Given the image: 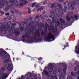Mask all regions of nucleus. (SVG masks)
Wrapping results in <instances>:
<instances>
[{
  "label": "nucleus",
  "instance_id": "1",
  "mask_svg": "<svg viewBox=\"0 0 79 79\" xmlns=\"http://www.w3.org/2000/svg\"><path fill=\"white\" fill-rule=\"evenodd\" d=\"M36 29L35 25H33V22L31 21L30 23L28 24L27 27H26L25 30L28 31V32H26V33H27V35H30L31 34V33L34 31Z\"/></svg>",
  "mask_w": 79,
  "mask_h": 79
},
{
  "label": "nucleus",
  "instance_id": "2",
  "mask_svg": "<svg viewBox=\"0 0 79 79\" xmlns=\"http://www.w3.org/2000/svg\"><path fill=\"white\" fill-rule=\"evenodd\" d=\"M4 25H2L0 27V32H3L4 31L5 32L8 31L9 33L10 36H12L13 34V30H12V27H10V26H8L7 27H4Z\"/></svg>",
  "mask_w": 79,
  "mask_h": 79
},
{
  "label": "nucleus",
  "instance_id": "3",
  "mask_svg": "<svg viewBox=\"0 0 79 79\" xmlns=\"http://www.w3.org/2000/svg\"><path fill=\"white\" fill-rule=\"evenodd\" d=\"M55 40L54 39V35L51 33H49L48 34V36H45L44 40L48 41V42H52Z\"/></svg>",
  "mask_w": 79,
  "mask_h": 79
},
{
  "label": "nucleus",
  "instance_id": "4",
  "mask_svg": "<svg viewBox=\"0 0 79 79\" xmlns=\"http://www.w3.org/2000/svg\"><path fill=\"white\" fill-rule=\"evenodd\" d=\"M0 57H2L3 58H6L8 57L7 56H3V55H5L6 54H7L8 53L3 49L0 48Z\"/></svg>",
  "mask_w": 79,
  "mask_h": 79
},
{
  "label": "nucleus",
  "instance_id": "5",
  "mask_svg": "<svg viewBox=\"0 0 79 79\" xmlns=\"http://www.w3.org/2000/svg\"><path fill=\"white\" fill-rule=\"evenodd\" d=\"M66 68H64L63 69V73H62L61 74L59 75V78L60 79H65L64 77L66 76Z\"/></svg>",
  "mask_w": 79,
  "mask_h": 79
},
{
  "label": "nucleus",
  "instance_id": "6",
  "mask_svg": "<svg viewBox=\"0 0 79 79\" xmlns=\"http://www.w3.org/2000/svg\"><path fill=\"white\" fill-rule=\"evenodd\" d=\"M56 65L55 64H49L48 65V71H49V73H50V74H53V72L52 71L53 70V68L54 66Z\"/></svg>",
  "mask_w": 79,
  "mask_h": 79
},
{
  "label": "nucleus",
  "instance_id": "7",
  "mask_svg": "<svg viewBox=\"0 0 79 79\" xmlns=\"http://www.w3.org/2000/svg\"><path fill=\"white\" fill-rule=\"evenodd\" d=\"M5 68H6L7 71H12L13 69V65H11L10 64H7L5 65Z\"/></svg>",
  "mask_w": 79,
  "mask_h": 79
},
{
  "label": "nucleus",
  "instance_id": "8",
  "mask_svg": "<svg viewBox=\"0 0 79 79\" xmlns=\"http://www.w3.org/2000/svg\"><path fill=\"white\" fill-rule=\"evenodd\" d=\"M8 76V75L6 73H1V72L0 71V79H5L7 78Z\"/></svg>",
  "mask_w": 79,
  "mask_h": 79
},
{
  "label": "nucleus",
  "instance_id": "9",
  "mask_svg": "<svg viewBox=\"0 0 79 79\" xmlns=\"http://www.w3.org/2000/svg\"><path fill=\"white\" fill-rule=\"evenodd\" d=\"M71 2H69L68 3V6H69L70 5V7L71 8V9L72 11H74V5H76V4H77V2L74 1L73 2V4H71Z\"/></svg>",
  "mask_w": 79,
  "mask_h": 79
},
{
  "label": "nucleus",
  "instance_id": "10",
  "mask_svg": "<svg viewBox=\"0 0 79 79\" xmlns=\"http://www.w3.org/2000/svg\"><path fill=\"white\" fill-rule=\"evenodd\" d=\"M50 30H51L53 33H56L57 31V30L55 29V27L53 26H52L49 28Z\"/></svg>",
  "mask_w": 79,
  "mask_h": 79
},
{
  "label": "nucleus",
  "instance_id": "11",
  "mask_svg": "<svg viewBox=\"0 0 79 79\" xmlns=\"http://www.w3.org/2000/svg\"><path fill=\"white\" fill-rule=\"evenodd\" d=\"M42 74L43 75H46V76H47L48 77H49V75H48V73L47 72L45 69H44L43 70V72H42Z\"/></svg>",
  "mask_w": 79,
  "mask_h": 79
},
{
  "label": "nucleus",
  "instance_id": "12",
  "mask_svg": "<svg viewBox=\"0 0 79 79\" xmlns=\"http://www.w3.org/2000/svg\"><path fill=\"white\" fill-rule=\"evenodd\" d=\"M14 4V0H10V2L8 3L9 6L10 7Z\"/></svg>",
  "mask_w": 79,
  "mask_h": 79
},
{
  "label": "nucleus",
  "instance_id": "13",
  "mask_svg": "<svg viewBox=\"0 0 79 79\" xmlns=\"http://www.w3.org/2000/svg\"><path fill=\"white\" fill-rule=\"evenodd\" d=\"M22 37L23 39H24V38H25V37H26V38H27V39H28V38L30 39L31 37V36H29L27 35V33H25L24 35L22 36Z\"/></svg>",
  "mask_w": 79,
  "mask_h": 79
},
{
  "label": "nucleus",
  "instance_id": "14",
  "mask_svg": "<svg viewBox=\"0 0 79 79\" xmlns=\"http://www.w3.org/2000/svg\"><path fill=\"white\" fill-rule=\"evenodd\" d=\"M53 23H54V24L55 23V26H58L60 24V22L57 20L55 21H53Z\"/></svg>",
  "mask_w": 79,
  "mask_h": 79
},
{
  "label": "nucleus",
  "instance_id": "15",
  "mask_svg": "<svg viewBox=\"0 0 79 79\" xmlns=\"http://www.w3.org/2000/svg\"><path fill=\"white\" fill-rule=\"evenodd\" d=\"M71 19V18H70V17L68 16H66V20L67 21H68V22H70Z\"/></svg>",
  "mask_w": 79,
  "mask_h": 79
},
{
  "label": "nucleus",
  "instance_id": "16",
  "mask_svg": "<svg viewBox=\"0 0 79 79\" xmlns=\"http://www.w3.org/2000/svg\"><path fill=\"white\" fill-rule=\"evenodd\" d=\"M50 14L51 15H52V16H57L58 15V14L56 13H55L53 12V11H51L50 12Z\"/></svg>",
  "mask_w": 79,
  "mask_h": 79
},
{
  "label": "nucleus",
  "instance_id": "17",
  "mask_svg": "<svg viewBox=\"0 0 79 79\" xmlns=\"http://www.w3.org/2000/svg\"><path fill=\"white\" fill-rule=\"evenodd\" d=\"M10 61V60L9 59H5V60H4L3 62V63L5 64V63H8Z\"/></svg>",
  "mask_w": 79,
  "mask_h": 79
},
{
  "label": "nucleus",
  "instance_id": "18",
  "mask_svg": "<svg viewBox=\"0 0 79 79\" xmlns=\"http://www.w3.org/2000/svg\"><path fill=\"white\" fill-rule=\"evenodd\" d=\"M43 8H44V6H41L37 10V11H41V10H43Z\"/></svg>",
  "mask_w": 79,
  "mask_h": 79
},
{
  "label": "nucleus",
  "instance_id": "19",
  "mask_svg": "<svg viewBox=\"0 0 79 79\" xmlns=\"http://www.w3.org/2000/svg\"><path fill=\"white\" fill-rule=\"evenodd\" d=\"M10 8V6H9V5H7L6 7V8L5 9V11H8L9 9Z\"/></svg>",
  "mask_w": 79,
  "mask_h": 79
},
{
  "label": "nucleus",
  "instance_id": "20",
  "mask_svg": "<svg viewBox=\"0 0 79 79\" xmlns=\"http://www.w3.org/2000/svg\"><path fill=\"white\" fill-rule=\"evenodd\" d=\"M60 20L61 23H62L63 24V23H65V21L63 20V19L61 18H60Z\"/></svg>",
  "mask_w": 79,
  "mask_h": 79
},
{
  "label": "nucleus",
  "instance_id": "21",
  "mask_svg": "<svg viewBox=\"0 0 79 79\" xmlns=\"http://www.w3.org/2000/svg\"><path fill=\"white\" fill-rule=\"evenodd\" d=\"M21 3H22L23 4H26V3H27V1H25V0H21Z\"/></svg>",
  "mask_w": 79,
  "mask_h": 79
},
{
  "label": "nucleus",
  "instance_id": "22",
  "mask_svg": "<svg viewBox=\"0 0 79 79\" xmlns=\"http://www.w3.org/2000/svg\"><path fill=\"white\" fill-rule=\"evenodd\" d=\"M5 67H2L1 68V70L2 72H5Z\"/></svg>",
  "mask_w": 79,
  "mask_h": 79
},
{
  "label": "nucleus",
  "instance_id": "23",
  "mask_svg": "<svg viewBox=\"0 0 79 79\" xmlns=\"http://www.w3.org/2000/svg\"><path fill=\"white\" fill-rule=\"evenodd\" d=\"M37 33H39V30H36L34 34V36H36Z\"/></svg>",
  "mask_w": 79,
  "mask_h": 79
},
{
  "label": "nucleus",
  "instance_id": "24",
  "mask_svg": "<svg viewBox=\"0 0 79 79\" xmlns=\"http://www.w3.org/2000/svg\"><path fill=\"white\" fill-rule=\"evenodd\" d=\"M68 9V7H67V6H64V11H65V12H66V11H67V10Z\"/></svg>",
  "mask_w": 79,
  "mask_h": 79
},
{
  "label": "nucleus",
  "instance_id": "25",
  "mask_svg": "<svg viewBox=\"0 0 79 79\" xmlns=\"http://www.w3.org/2000/svg\"><path fill=\"white\" fill-rule=\"evenodd\" d=\"M64 48H66V47H69V44H68V43H66L64 45Z\"/></svg>",
  "mask_w": 79,
  "mask_h": 79
},
{
  "label": "nucleus",
  "instance_id": "26",
  "mask_svg": "<svg viewBox=\"0 0 79 79\" xmlns=\"http://www.w3.org/2000/svg\"><path fill=\"white\" fill-rule=\"evenodd\" d=\"M52 21L53 22V21H56V19H57V18H55V17H53L52 18Z\"/></svg>",
  "mask_w": 79,
  "mask_h": 79
},
{
  "label": "nucleus",
  "instance_id": "27",
  "mask_svg": "<svg viewBox=\"0 0 79 79\" xmlns=\"http://www.w3.org/2000/svg\"><path fill=\"white\" fill-rule=\"evenodd\" d=\"M20 33L21 32L19 31L18 32H17V33H15V35L18 37V35H19V34H20Z\"/></svg>",
  "mask_w": 79,
  "mask_h": 79
},
{
  "label": "nucleus",
  "instance_id": "28",
  "mask_svg": "<svg viewBox=\"0 0 79 79\" xmlns=\"http://www.w3.org/2000/svg\"><path fill=\"white\" fill-rule=\"evenodd\" d=\"M42 39H39L38 38H36V40H37L38 42L41 41H42Z\"/></svg>",
  "mask_w": 79,
  "mask_h": 79
},
{
  "label": "nucleus",
  "instance_id": "29",
  "mask_svg": "<svg viewBox=\"0 0 79 79\" xmlns=\"http://www.w3.org/2000/svg\"><path fill=\"white\" fill-rule=\"evenodd\" d=\"M17 30L16 29L15 30H14V34H16V33H17V32H19V30H18V29H17Z\"/></svg>",
  "mask_w": 79,
  "mask_h": 79
},
{
  "label": "nucleus",
  "instance_id": "30",
  "mask_svg": "<svg viewBox=\"0 0 79 79\" xmlns=\"http://www.w3.org/2000/svg\"><path fill=\"white\" fill-rule=\"evenodd\" d=\"M37 35L38 37H40V32H39V33H37Z\"/></svg>",
  "mask_w": 79,
  "mask_h": 79
},
{
  "label": "nucleus",
  "instance_id": "31",
  "mask_svg": "<svg viewBox=\"0 0 79 79\" xmlns=\"http://www.w3.org/2000/svg\"><path fill=\"white\" fill-rule=\"evenodd\" d=\"M61 68H60L58 69V73H61Z\"/></svg>",
  "mask_w": 79,
  "mask_h": 79
},
{
  "label": "nucleus",
  "instance_id": "32",
  "mask_svg": "<svg viewBox=\"0 0 79 79\" xmlns=\"http://www.w3.org/2000/svg\"><path fill=\"white\" fill-rule=\"evenodd\" d=\"M57 6L59 8H61L62 7H61V5L60 4H58Z\"/></svg>",
  "mask_w": 79,
  "mask_h": 79
},
{
  "label": "nucleus",
  "instance_id": "33",
  "mask_svg": "<svg viewBox=\"0 0 79 79\" xmlns=\"http://www.w3.org/2000/svg\"><path fill=\"white\" fill-rule=\"evenodd\" d=\"M0 13L2 15H3L4 14H5V13L4 12H3V11L0 10Z\"/></svg>",
  "mask_w": 79,
  "mask_h": 79
},
{
  "label": "nucleus",
  "instance_id": "34",
  "mask_svg": "<svg viewBox=\"0 0 79 79\" xmlns=\"http://www.w3.org/2000/svg\"><path fill=\"white\" fill-rule=\"evenodd\" d=\"M69 14L71 15H74V13L73 12H69Z\"/></svg>",
  "mask_w": 79,
  "mask_h": 79
},
{
  "label": "nucleus",
  "instance_id": "35",
  "mask_svg": "<svg viewBox=\"0 0 79 79\" xmlns=\"http://www.w3.org/2000/svg\"><path fill=\"white\" fill-rule=\"evenodd\" d=\"M48 21L49 23H51V19H48Z\"/></svg>",
  "mask_w": 79,
  "mask_h": 79
},
{
  "label": "nucleus",
  "instance_id": "36",
  "mask_svg": "<svg viewBox=\"0 0 79 79\" xmlns=\"http://www.w3.org/2000/svg\"><path fill=\"white\" fill-rule=\"evenodd\" d=\"M54 5H55V4L54 3H52L51 4V6L52 8H53L54 7Z\"/></svg>",
  "mask_w": 79,
  "mask_h": 79
},
{
  "label": "nucleus",
  "instance_id": "37",
  "mask_svg": "<svg viewBox=\"0 0 79 79\" xmlns=\"http://www.w3.org/2000/svg\"><path fill=\"white\" fill-rule=\"evenodd\" d=\"M47 2H43V5H47Z\"/></svg>",
  "mask_w": 79,
  "mask_h": 79
},
{
  "label": "nucleus",
  "instance_id": "38",
  "mask_svg": "<svg viewBox=\"0 0 79 79\" xmlns=\"http://www.w3.org/2000/svg\"><path fill=\"white\" fill-rule=\"evenodd\" d=\"M41 26L43 28H45V24L44 23H43L41 24Z\"/></svg>",
  "mask_w": 79,
  "mask_h": 79
},
{
  "label": "nucleus",
  "instance_id": "39",
  "mask_svg": "<svg viewBox=\"0 0 79 79\" xmlns=\"http://www.w3.org/2000/svg\"><path fill=\"white\" fill-rule=\"evenodd\" d=\"M3 5L2 4H0V8H3Z\"/></svg>",
  "mask_w": 79,
  "mask_h": 79
},
{
  "label": "nucleus",
  "instance_id": "40",
  "mask_svg": "<svg viewBox=\"0 0 79 79\" xmlns=\"http://www.w3.org/2000/svg\"><path fill=\"white\" fill-rule=\"evenodd\" d=\"M32 39H36V36H34L31 38Z\"/></svg>",
  "mask_w": 79,
  "mask_h": 79
},
{
  "label": "nucleus",
  "instance_id": "41",
  "mask_svg": "<svg viewBox=\"0 0 79 79\" xmlns=\"http://www.w3.org/2000/svg\"><path fill=\"white\" fill-rule=\"evenodd\" d=\"M75 18L76 19H79V18H78L77 15L75 16Z\"/></svg>",
  "mask_w": 79,
  "mask_h": 79
},
{
  "label": "nucleus",
  "instance_id": "42",
  "mask_svg": "<svg viewBox=\"0 0 79 79\" xmlns=\"http://www.w3.org/2000/svg\"><path fill=\"white\" fill-rule=\"evenodd\" d=\"M27 26V23L25 22L23 24V26Z\"/></svg>",
  "mask_w": 79,
  "mask_h": 79
},
{
  "label": "nucleus",
  "instance_id": "43",
  "mask_svg": "<svg viewBox=\"0 0 79 79\" xmlns=\"http://www.w3.org/2000/svg\"><path fill=\"white\" fill-rule=\"evenodd\" d=\"M36 4L35 3H34L32 5V7L33 8V7H34L35 6Z\"/></svg>",
  "mask_w": 79,
  "mask_h": 79
},
{
  "label": "nucleus",
  "instance_id": "44",
  "mask_svg": "<svg viewBox=\"0 0 79 79\" xmlns=\"http://www.w3.org/2000/svg\"><path fill=\"white\" fill-rule=\"evenodd\" d=\"M15 6H16V7H18V6H19V4H18V2H17V4H15Z\"/></svg>",
  "mask_w": 79,
  "mask_h": 79
},
{
  "label": "nucleus",
  "instance_id": "45",
  "mask_svg": "<svg viewBox=\"0 0 79 79\" xmlns=\"http://www.w3.org/2000/svg\"><path fill=\"white\" fill-rule=\"evenodd\" d=\"M7 19H8L9 20H10V19H11V17L10 16L7 17Z\"/></svg>",
  "mask_w": 79,
  "mask_h": 79
},
{
  "label": "nucleus",
  "instance_id": "46",
  "mask_svg": "<svg viewBox=\"0 0 79 79\" xmlns=\"http://www.w3.org/2000/svg\"><path fill=\"white\" fill-rule=\"evenodd\" d=\"M29 75V76H31V74H32V73H31V72H28V73H27Z\"/></svg>",
  "mask_w": 79,
  "mask_h": 79
},
{
  "label": "nucleus",
  "instance_id": "47",
  "mask_svg": "<svg viewBox=\"0 0 79 79\" xmlns=\"http://www.w3.org/2000/svg\"><path fill=\"white\" fill-rule=\"evenodd\" d=\"M20 30L21 31H23L24 30V28H23V27H21L20 28Z\"/></svg>",
  "mask_w": 79,
  "mask_h": 79
},
{
  "label": "nucleus",
  "instance_id": "48",
  "mask_svg": "<svg viewBox=\"0 0 79 79\" xmlns=\"http://www.w3.org/2000/svg\"><path fill=\"white\" fill-rule=\"evenodd\" d=\"M26 22L27 23H29V19H27L26 20Z\"/></svg>",
  "mask_w": 79,
  "mask_h": 79
},
{
  "label": "nucleus",
  "instance_id": "49",
  "mask_svg": "<svg viewBox=\"0 0 79 79\" xmlns=\"http://www.w3.org/2000/svg\"><path fill=\"white\" fill-rule=\"evenodd\" d=\"M44 35V32L43 31H42L41 32V35Z\"/></svg>",
  "mask_w": 79,
  "mask_h": 79
},
{
  "label": "nucleus",
  "instance_id": "50",
  "mask_svg": "<svg viewBox=\"0 0 79 79\" xmlns=\"http://www.w3.org/2000/svg\"><path fill=\"white\" fill-rule=\"evenodd\" d=\"M44 31L45 32H47V27L44 28Z\"/></svg>",
  "mask_w": 79,
  "mask_h": 79
},
{
  "label": "nucleus",
  "instance_id": "51",
  "mask_svg": "<svg viewBox=\"0 0 79 79\" xmlns=\"http://www.w3.org/2000/svg\"><path fill=\"white\" fill-rule=\"evenodd\" d=\"M21 79H24V76L23 75H22L21 77Z\"/></svg>",
  "mask_w": 79,
  "mask_h": 79
},
{
  "label": "nucleus",
  "instance_id": "52",
  "mask_svg": "<svg viewBox=\"0 0 79 79\" xmlns=\"http://www.w3.org/2000/svg\"><path fill=\"white\" fill-rule=\"evenodd\" d=\"M76 52L77 53H79V50L76 51Z\"/></svg>",
  "mask_w": 79,
  "mask_h": 79
},
{
  "label": "nucleus",
  "instance_id": "53",
  "mask_svg": "<svg viewBox=\"0 0 79 79\" xmlns=\"http://www.w3.org/2000/svg\"><path fill=\"white\" fill-rule=\"evenodd\" d=\"M77 70V67H76L75 68H74V71H76Z\"/></svg>",
  "mask_w": 79,
  "mask_h": 79
},
{
  "label": "nucleus",
  "instance_id": "54",
  "mask_svg": "<svg viewBox=\"0 0 79 79\" xmlns=\"http://www.w3.org/2000/svg\"><path fill=\"white\" fill-rule=\"evenodd\" d=\"M63 66H64V67H67V65L66 64H63Z\"/></svg>",
  "mask_w": 79,
  "mask_h": 79
},
{
  "label": "nucleus",
  "instance_id": "55",
  "mask_svg": "<svg viewBox=\"0 0 79 79\" xmlns=\"http://www.w3.org/2000/svg\"><path fill=\"white\" fill-rule=\"evenodd\" d=\"M71 76H74V73L73 72H72L71 73Z\"/></svg>",
  "mask_w": 79,
  "mask_h": 79
},
{
  "label": "nucleus",
  "instance_id": "56",
  "mask_svg": "<svg viewBox=\"0 0 79 79\" xmlns=\"http://www.w3.org/2000/svg\"><path fill=\"white\" fill-rule=\"evenodd\" d=\"M23 4H22V3H20L19 4V6H23Z\"/></svg>",
  "mask_w": 79,
  "mask_h": 79
},
{
  "label": "nucleus",
  "instance_id": "57",
  "mask_svg": "<svg viewBox=\"0 0 79 79\" xmlns=\"http://www.w3.org/2000/svg\"><path fill=\"white\" fill-rule=\"evenodd\" d=\"M45 26L46 27H47V26H48V24H47V23H45Z\"/></svg>",
  "mask_w": 79,
  "mask_h": 79
},
{
  "label": "nucleus",
  "instance_id": "58",
  "mask_svg": "<svg viewBox=\"0 0 79 79\" xmlns=\"http://www.w3.org/2000/svg\"><path fill=\"white\" fill-rule=\"evenodd\" d=\"M31 13V12L30 10H28V14H30Z\"/></svg>",
  "mask_w": 79,
  "mask_h": 79
},
{
  "label": "nucleus",
  "instance_id": "59",
  "mask_svg": "<svg viewBox=\"0 0 79 79\" xmlns=\"http://www.w3.org/2000/svg\"><path fill=\"white\" fill-rule=\"evenodd\" d=\"M72 19H74L75 18V16H72Z\"/></svg>",
  "mask_w": 79,
  "mask_h": 79
},
{
  "label": "nucleus",
  "instance_id": "60",
  "mask_svg": "<svg viewBox=\"0 0 79 79\" xmlns=\"http://www.w3.org/2000/svg\"><path fill=\"white\" fill-rule=\"evenodd\" d=\"M36 19H38L39 18V16L37 15L35 17Z\"/></svg>",
  "mask_w": 79,
  "mask_h": 79
},
{
  "label": "nucleus",
  "instance_id": "61",
  "mask_svg": "<svg viewBox=\"0 0 79 79\" xmlns=\"http://www.w3.org/2000/svg\"><path fill=\"white\" fill-rule=\"evenodd\" d=\"M6 15H7V16H9V15H10V14L8 13H6Z\"/></svg>",
  "mask_w": 79,
  "mask_h": 79
},
{
  "label": "nucleus",
  "instance_id": "62",
  "mask_svg": "<svg viewBox=\"0 0 79 79\" xmlns=\"http://www.w3.org/2000/svg\"><path fill=\"white\" fill-rule=\"evenodd\" d=\"M49 18H52V16L51 15H49Z\"/></svg>",
  "mask_w": 79,
  "mask_h": 79
},
{
  "label": "nucleus",
  "instance_id": "63",
  "mask_svg": "<svg viewBox=\"0 0 79 79\" xmlns=\"http://www.w3.org/2000/svg\"><path fill=\"white\" fill-rule=\"evenodd\" d=\"M34 78L35 79H37V77L35 76H34Z\"/></svg>",
  "mask_w": 79,
  "mask_h": 79
},
{
  "label": "nucleus",
  "instance_id": "64",
  "mask_svg": "<svg viewBox=\"0 0 79 79\" xmlns=\"http://www.w3.org/2000/svg\"><path fill=\"white\" fill-rule=\"evenodd\" d=\"M77 75H78V76H79V71L77 72Z\"/></svg>",
  "mask_w": 79,
  "mask_h": 79
}]
</instances>
